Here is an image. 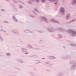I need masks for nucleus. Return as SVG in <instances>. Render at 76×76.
I'll return each mask as SVG.
<instances>
[{
  "mask_svg": "<svg viewBox=\"0 0 76 76\" xmlns=\"http://www.w3.org/2000/svg\"><path fill=\"white\" fill-rule=\"evenodd\" d=\"M14 33H15V34H18L19 33L18 32V31L17 30H14L13 31Z\"/></svg>",
  "mask_w": 76,
  "mask_h": 76,
  "instance_id": "16",
  "label": "nucleus"
},
{
  "mask_svg": "<svg viewBox=\"0 0 76 76\" xmlns=\"http://www.w3.org/2000/svg\"><path fill=\"white\" fill-rule=\"evenodd\" d=\"M33 70H36V69H35V68H34V69H33Z\"/></svg>",
  "mask_w": 76,
  "mask_h": 76,
  "instance_id": "51",
  "label": "nucleus"
},
{
  "mask_svg": "<svg viewBox=\"0 0 76 76\" xmlns=\"http://www.w3.org/2000/svg\"><path fill=\"white\" fill-rule=\"evenodd\" d=\"M36 2H37V3H39V1H40V0H35Z\"/></svg>",
  "mask_w": 76,
  "mask_h": 76,
  "instance_id": "37",
  "label": "nucleus"
},
{
  "mask_svg": "<svg viewBox=\"0 0 76 76\" xmlns=\"http://www.w3.org/2000/svg\"><path fill=\"white\" fill-rule=\"evenodd\" d=\"M1 10H2V11H3V12H6V11L4 10L3 9H1Z\"/></svg>",
  "mask_w": 76,
  "mask_h": 76,
  "instance_id": "45",
  "label": "nucleus"
},
{
  "mask_svg": "<svg viewBox=\"0 0 76 76\" xmlns=\"http://www.w3.org/2000/svg\"><path fill=\"white\" fill-rule=\"evenodd\" d=\"M34 0H29V1H28V2L29 4H32V3H31V2H34Z\"/></svg>",
  "mask_w": 76,
  "mask_h": 76,
  "instance_id": "18",
  "label": "nucleus"
},
{
  "mask_svg": "<svg viewBox=\"0 0 76 76\" xmlns=\"http://www.w3.org/2000/svg\"><path fill=\"white\" fill-rule=\"evenodd\" d=\"M17 61L18 63H23V61L21 60L18 59L17 60Z\"/></svg>",
  "mask_w": 76,
  "mask_h": 76,
  "instance_id": "13",
  "label": "nucleus"
},
{
  "mask_svg": "<svg viewBox=\"0 0 76 76\" xmlns=\"http://www.w3.org/2000/svg\"><path fill=\"white\" fill-rule=\"evenodd\" d=\"M40 20H41V22H42L43 20L45 21V22H46V23H48V21L47 20V18H45V17H40Z\"/></svg>",
  "mask_w": 76,
  "mask_h": 76,
  "instance_id": "1",
  "label": "nucleus"
},
{
  "mask_svg": "<svg viewBox=\"0 0 76 76\" xmlns=\"http://www.w3.org/2000/svg\"><path fill=\"white\" fill-rule=\"evenodd\" d=\"M70 19V15H69L68 14L66 16V19L67 20H69Z\"/></svg>",
  "mask_w": 76,
  "mask_h": 76,
  "instance_id": "15",
  "label": "nucleus"
},
{
  "mask_svg": "<svg viewBox=\"0 0 76 76\" xmlns=\"http://www.w3.org/2000/svg\"><path fill=\"white\" fill-rule=\"evenodd\" d=\"M76 68V64H74L72 65L71 67H70V69L71 70H74V69H75Z\"/></svg>",
  "mask_w": 76,
  "mask_h": 76,
  "instance_id": "8",
  "label": "nucleus"
},
{
  "mask_svg": "<svg viewBox=\"0 0 76 76\" xmlns=\"http://www.w3.org/2000/svg\"><path fill=\"white\" fill-rule=\"evenodd\" d=\"M60 12L61 14H62V15H64V8L61 7L60 9Z\"/></svg>",
  "mask_w": 76,
  "mask_h": 76,
  "instance_id": "4",
  "label": "nucleus"
},
{
  "mask_svg": "<svg viewBox=\"0 0 76 76\" xmlns=\"http://www.w3.org/2000/svg\"><path fill=\"white\" fill-rule=\"evenodd\" d=\"M30 57H34V55H31L29 56Z\"/></svg>",
  "mask_w": 76,
  "mask_h": 76,
  "instance_id": "41",
  "label": "nucleus"
},
{
  "mask_svg": "<svg viewBox=\"0 0 76 76\" xmlns=\"http://www.w3.org/2000/svg\"><path fill=\"white\" fill-rule=\"evenodd\" d=\"M45 63H46V64H49V62L48 61L46 62H45Z\"/></svg>",
  "mask_w": 76,
  "mask_h": 76,
  "instance_id": "44",
  "label": "nucleus"
},
{
  "mask_svg": "<svg viewBox=\"0 0 76 76\" xmlns=\"http://www.w3.org/2000/svg\"><path fill=\"white\" fill-rule=\"evenodd\" d=\"M70 45H71V46H72V47H75L76 46V44H72V43H70Z\"/></svg>",
  "mask_w": 76,
  "mask_h": 76,
  "instance_id": "21",
  "label": "nucleus"
},
{
  "mask_svg": "<svg viewBox=\"0 0 76 76\" xmlns=\"http://www.w3.org/2000/svg\"><path fill=\"white\" fill-rule=\"evenodd\" d=\"M59 73L61 76H63V72H59Z\"/></svg>",
  "mask_w": 76,
  "mask_h": 76,
  "instance_id": "30",
  "label": "nucleus"
},
{
  "mask_svg": "<svg viewBox=\"0 0 76 76\" xmlns=\"http://www.w3.org/2000/svg\"><path fill=\"white\" fill-rule=\"evenodd\" d=\"M6 0V1H9V0Z\"/></svg>",
  "mask_w": 76,
  "mask_h": 76,
  "instance_id": "53",
  "label": "nucleus"
},
{
  "mask_svg": "<svg viewBox=\"0 0 76 76\" xmlns=\"http://www.w3.org/2000/svg\"><path fill=\"white\" fill-rule=\"evenodd\" d=\"M49 65L50 66H53V64H49Z\"/></svg>",
  "mask_w": 76,
  "mask_h": 76,
  "instance_id": "48",
  "label": "nucleus"
},
{
  "mask_svg": "<svg viewBox=\"0 0 76 76\" xmlns=\"http://www.w3.org/2000/svg\"><path fill=\"white\" fill-rule=\"evenodd\" d=\"M42 2L43 3H45V1H46V0H41Z\"/></svg>",
  "mask_w": 76,
  "mask_h": 76,
  "instance_id": "24",
  "label": "nucleus"
},
{
  "mask_svg": "<svg viewBox=\"0 0 76 76\" xmlns=\"http://www.w3.org/2000/svg\"><path fill=\"white\" fill-rule=\"evenodd\" d=\"M19 7L20 8V9H22V7H23V6L22 5H19Z\"/></svg>",
  "mask_w": 76,
  "mask_h": 76,
  "instance_id": "26",
  "label": "nucleus"
},
{
  "mask_svg": "<svg viewBox=\"0 0 76 76\" xmlns=\"http://www.w3.org/2000/svg\"><path fill=\"white\" fill-rule=\"evenodd\" d=\"M13 3H16V4H18V2L15 0H13Z\"/></svg>",
  "mask_w": 76,
  "mask_h": 76,
  "instance_id": "35",
  "label": "nucleus"
},
{
  "mask_svg": "<svg viewBox=\"0 0 76 76\" xmlns=\"http://www.w3.org/2000/svg\"><path fill=\"white\" fill-rule=\"evenodd\" d=\"M52 58H53V57Z\"/></svg>",
  "mask_w": 76,
  "mask_h": 76,
  "instance_id": "58",
  "label": "nucleus"
},
{
  "mask_svg": "<svg viewBox=\"0 0 76 76\" xmlns=\"http://www.w3.org/2000/svg\"><path fill=\"white\" fill-rule=\"evenodd\" d=\"M71 4L74 6H76V0H72L71 1Z\"/></svg>",
  "mask_w": 76,
  "mask_h": 76,
  "instance_id": "9",
  "label": "nucleus"
},
{
  "mask_svg": "<svg viewBox=\"0 0 76 76\" xmlns=\"http://www.w3.org/2000/svg\"><path fill=\"white\" fill-rule=\"evenodd\" d=\"M38 32H40V33H42V31H38Z\"/></svg>",
  "mask_w": 76,
  "mask_h": 76,
  "instance_id": "49",
  "label": "nucleus"
},
{
  "mask_svg": "<svg viewBox=\"0 0 76 76\" xmlns=\"http://www.w3.org/2000/svg\"><path fill=\"white\" fill-rule=\"evenodd\" d=\"M12 18L13 19H16V17H15V15H13L12 16Z\"/></svg>",
  "mask_w": 76,
  "mask_h": 76,
  "instance_id": "40",
  "label": "nucleus"
},
{
  "mask_svg": "<svg viewBox=\"0 0 76 76\" xmlns=\"http://www.w3.org/2000/svg\"><path fill=\"white\" fill-rule=\"evenodd\" d=\"M29 74L30 75H31V76H36V75L35 74H34V72H29Z\"/></svg>",
  "mask_w": 76,
  "mask_h": 76,
  "instance_id": "14",
  "label": "nucleus"
},
{
  "mask_svg": "<svg viewBox=\"0 0 76 76\" xmlns=\"http://www.w3.org/2000/svg\"><path fill=\"white\" fill-rule=\"evenodd\" d=\"M34 11H35V12H37L38 11V10L35 8L34 9Z\"/></svg>",
  "mask_w": 76,
  "mask_h": 76,
  "instance_id": "36",
  "label": "nucleus"
},
{
  "mask_svg": "<svg viewBox=\"0 0 76 76\" xmlns=\"http://www.w3.org/2000/svg\"><path fill=\"white\" fill-rule=\"evenodd\" d=\"M63 47H64V48H65V46H63Z\"/></svg>",
  "mask_w": 76,
  "mask_h": 76,
  "instance_id": "52",
  "label": "nucleus"
},
{
  "mask_svg": "<svg viewBox=\"0 0 76 76\" xmlns=\"http://www.w3.org/2000/svg\"><path fill=\"white\" fill-rule=\"evenodd\" d=\"M29 54V53L28 52H26V53H25V54Z\"/></svg>",
  "mask_w": 76,
  "mask_h": 76,
  "instance_id": "47",
  "label": "nucleus"
},
{
  "mask_svg": "<svg viewBox=\"0 0 76 76\" xmlns=\"http://www.w3.org/2000/svg\"><path fill=\"white\" fill-rule=\"evenodd\" d=\"M68 32H69L70 33H71V34H72V37H74V36H75V34L76 33V31H74L72 30L69 29V30H68Z\"/></svg>",
  "mask_w": 76,
  "mask_h": 76,
  "instance_id": "3",
  "label": "nucleus"
},
{
  "mask_svg": "<svg viewBox=\"0 0 76 76\" xmlns=\"http://www.w3.org/2000/svg\"><path fill=\"white\" fill-rule=\"evenodd\" d=\"M47 30L50 32H54V31H56V29L53 28H48Z\"/></svg>",
  "mask_w": 76,
  "mask_h": 76,
  "instance_id": "2",
  "label": "nucleus"
},
{
  "mask_svg": "<svg viewBox=\"0 0 76 76\" xmlns=\"http://www.w3.org/2000/svg\"><path fill=\"white\" fill-rule=\"evenodd\" d=\"M29 16L31 18H35V17L33 15H30Z\"/></svg>",
  "mask_w": 76,
  "mask_h": 76,
  "instance_id": "31",
  "label": "nucleus"
},
{
  "mask_svg": "<svg viewBox=\"0 0 76 76\" xmlns=\"http://www.w3.org/2000/svg\"><path fill=\"white\" fill-rule=\"evenodd\" d=\"M13 20H14V21H15V22H18V20H17V19H16V18L14 19Z\"/></svg>",
  "mask_w": 76,
  "mask_h": 76,
  "instance_id": "33",
  "label": "nucleus"
},
{
  "mask_svg": "<svg viewBox=\"0 0 76 76\" xmlns=\"http://www.w3.org/2000/svg\"><path fill=\"white\" fill-rule=\"evenodd\" d=\"M58 36L59 38H61L62 37V35L60 34H59L58 35Z\"/></svg>",
  "mask_w": 76,
  "mask_h": 76,
  "instance_id": "25",
  "label": "nucleus"
},
{
  "mask_svg": "<svg viewBox=\"0 0 76 76\" xmlns=\"http://www.w3.org/2000/svg\"><path fill=\"white\" fill-rule=\"evenodd\" d=\"M42 59H44V58H42Z\"/></svg>",
  "mask_w": 76,
  "mask_h": 76,
  "instance_id": "55",
  "label": "nucleus"
},
{
  "mask_svg": "<svg viewBox=\"0 0 76 76\" xmlns=\"http://www.w3.org/2000/svg\"><path fill=\"white\" fill-rule=\"evenodd\" d=\"M49 8H50V7L49 6L47 7H46V9L48 10V9H49Z\"/></svg>",
  "mask_w": 76,
  "mask_h": 76,
  "instance_id": "38",
  "label": "nucleus"
},
{
  "mask_svg": "<svg viewBox=\"0 0 76 76\" xmlns=\"http://www.w3.org/2000/svg\"><path fill=\"white\" fill-rule=\"evenodd\" d=\"M56 76H61V75H60V74L59 72L57 73V74L56 75Z\"/></svg>",
  "mask_w": 76,
  "mask_h": 76,
  "instance_id": "28",
  "label": "nucleus"
},
{
  "mask_svg": "<svg viewBox=\"0 0 76 76\" xmlns=\"http://www.w3.org/2000/svg\"><path fill=\"white\" fill-rule=\"evenodd\" d=\"M33 13H34V14H35V15H36V16H38V15L37 14V13H36L35 12H34V11L32 10Z\"/></svg>",
  "mask_w": 76,
  "mask_h": 76,
  "instance_id": "29",
  "label": "nucleus"
},
{
  "mask_svg": "<svg viewBox=\"0 0 76 76\" xmlns=\"http://www.w3.org/2000/svg\"><path fill=\"white\" fill-rule=\"evenodd\" d=\"M14 11H15V12H17L18 11V10H17V9H16V8H14Z\"/></svg>",
  "mask_w": 76,
  "mask_h": 76,
  "instance_id": "39",
  "label": "nucleus"
},
{
  "mask_svg": "<svg viewBox=\"0 0 76 76\" xmlns=\"http://www.w3.org/2000/svg\"><path fill=\"white\" fill-rule=\"evenodd\" d=\"M63 1H64V0H63Z\"/></svg>",
  "mask_w": 76,
  "mask_h": 76,
  "instance_id": "57",
  "label": "nucleus"
},
{
  "mask_svg": "<svg viewBox=\"0 0 76 76\" xmlns=\"http://www.w3.org/2000/svg\"><path fill=\"white\" fill-rule=\"evenodd\" d=\"M3 56V53H0V56Z\"/></svg>",
  "mask_w": 76,
  "mask_h": 76,
  "instance_id": "42",
  "label": "nucleus"
},
{
  "mask_svg": "<svg viewBox=\"0 0 76 76\" xmlns=\"http://www.w3.org/2000/svg\"><path fill=\"white\" fill-rule=\"evenodd\" d=\"M75 19H74L71 20V21H72V22H73V21H75Z\"/></svg>",
  "mask_w": 76,
  "mask_h": 76,
  "instance_id": "46",
  "label": "nucleus"
},
{
  "mask_svg": "<svg viewBox=\"0 0 76 76\" xmlns=\"http://www.w3.org/2000/svg\"><path fill=\"white\" fill-rule=\"evenodd\" d=\"M49 57H50V58L53 57V58H51V59H54L55 58H56V57L55 56H49Z\"/></svg>",
  "mask_w": 76,
  "mask_h": 76,
  "instance_id": "22",
  "label": "nucleus"
},
{
  "mask_svg": "<svg viewBox=\"0 0 76 76\" xmlns=\"http://www.w3.org/2000/svg\"><path fill=\"white\" fill-rule=\"evenodd\" d=\"M1 31H4L3 32L4 33V32H6V31H5L4 30H3L2 29H1Z\"/></svg>",
  "mask_w": 76,
  "mask_h": 76,
  "instance_id": "43",
  "label": "nucleus"
},
{
  "mask_svg": "<svg viewBox=\"0 0 76 76\" xmlns=\"http://www.w3.org/2000/svg\"><path fill=\"white\" fill-rule=\"evenodd\" d=\"M20 3H22V2H21V1H20Z\"/></svg>",
  "mask_w": 76,
  "mask_h": 76,
  "instance_id": "56",
  "label": "nucleus"
},
{
  "mask_svg": "<svg viewBox=\"0 0 76 76\" xmlns=\"http://www.w3.org/2000/svg\"><path fill=\"white\" fill-rule=\"evenodd\" d=\"M21 50L22 51H23V52H24L25 53H26L27 51L24 48H21Z\"/></svg>",
  "mask_w": 76,
  "mask_h": 76,
  "instance_id": "17",
  "label": "nucleus"
},
{
  "mask_svg": "<svg viewBox=\"0 0 76 76\" xmlns=\"http://www.w3.org/2000/svg\"><path fill=\"white\" fill-rule=\"evenodd\" d=\"M72 20H71L69 21V23H72Z\"/></svg>",
  "mask_w": 76,
  "mask_h": 76,
  "instance_id": "50",
  "label": "nucleus"
},
{
  "mask_svg": "<svg viewBox=\"0 0 76 76\" xmlns=\"http://www.w3.org/2000/svg\"><path fill=\"white\" fill-rule=\"evenodd\" d=\"M4 22L6 23H9V22H7V21L4 20Z\"/></svg>",
  "mask_w": 76,
  "mask_h": 76,
  "instance_id": "32",
  "label": "nucleus"
},
{
  "mask_svg": "<svg viewBox=\"0 0 76 76\" xmlns=\"http://www.w3.org/2000/svg\"><path fill=\"white\" fill-rule=\"evenodd\" d=\"M56 29L57 30V31H59L60 32H61L62 31V32H64V31H66V30L64 29L61 28H58Z\"/></svg>",
  "mask_w": 76,
  "mask_h": 76,
  "instance_id": "5",
  "label": "nucleus"
},
{
  "mask_svg": "<svg viewBox=\"0 0 76 76\" xmlns=\"http://www.w3.org/2000/svg\"><path fill=\"white\" fill-rule=\"evenodd\" d=\"M24 32L25 33H32V31L28 30H26L24 31Z\"/></svg>",
  "mask_w": 76,
  "mask_h": 76,
  "instance_id": "12",
  "label": "nucleus"
},
{
  "mask_svg": "<svg viewBox=\"0 0 76 76\" xmlns=\"http://www.w3.org/2000/svg\"><path fill=\"white\" fill-rule=\"evenodd\" d=\"M6 55L7 56H8V57H10V53L9 52H8L6 53Z\"/></svg>",
  "mask_w": 76,
  "mask_h": 76,
  "instance_id": "19",
  "label": "nucleus"
},
{
  "mask_svg": "<svg viewBox=\"0 0 76 76\" xmlns=\"http://www.w3.org/2000/svg\"><path fill=\"white\" fill-rule=\"evenodd\" d=\"M0 40L1 42H3L4 41V39L2 37H1V36H0Z\"/></svg>",
  "mask_w": 76,
  "mask_h": 76,
  "instance_id": "20",
  "label": "nucleus"
},
{
  "mask_svg": "<svg viewBox=\"0 0 76 76\" xmlns=\"http://www.w3.org/2000/svg\"><path fill=\"white\" fill-rule=\"evenodd\" d=\"M69 63L70 64H71V65H73L74 64H76V61H70L69 62Z\"/></svg>",
  "mask_w": 76,
  "mask_h": 76,
  "instance_id": "6",
  "label": "nucleus"
},
{
  "mask_svg": "<svg viewBox=\"0 0 76 76\" xmlns=\"http://www.w3.org/2000/svg\"><path fill=\"white\" fill-rule=\"evenodd\" d=\"M50 22H55V23H59V22H58V21L54 19H52L51 20H50Z\"/></svg>",
  "mask_w": 76,
  "mask_h": 76,
  "instance_id": "11",
  "label": "nucleus"
},
{
  "mask_svg": "<svg viewBox=\"0 0 76 76\" xmlns=\"http://www.w3.org/2000/svg\"><path fill=\"white\" fill-rule=\"evenodd\" d=\"M1 28H2L3 27H2V26H1Z\"/></svg>",
  "mask_w": 76,
  "mask_h": 76,
  "instance_id": "54",
  "label": "nucleus"
},
{
  "mask_svg": "<svg viewBox=\"0 0 76 76\" xmlns=\"http://www.w3.org/2000/svg\"><path fill=\"white\" fill-rule=\"evenodd\" d=\"M71 57L69 56H65L63 57V59L64 60H67L68 59H70Z\"/></svg>",
  "mask_w": 76,
  "mask_h": 76,
  "instance_id": "7",
  "label": "nucleus"
},
{
  "mask_svg": "<svg viewBox=\"0 0 76 76\" xmlns=\"http://www.w3.org/2000/svg\"><path fill=\"white\" fill-rule=\"evenodd\" d=\"M33 57H34V58H37L38 56L37 55H34Z\"/></svg>",
  "mask_w": 76,
  "mask_h": 76,
  "instance_id": "34",
  "label": "nucleus"
},
{
  "mask_svg": "<svg viewBox=\"0 0 76 76\" xmlns=\"http://www.w3.org/2000/svg\"><path fill=\"white\" fill-rule=\"evenodd\" d=\"M28 47L29 48H32V47L30 45H28Z\"/></svg>",
  "mask_w": 76,
  "mask_h": 76,
  "instance_id": "27",
  "label": "nucleus"
},
{
  "mask_svg": "<svg viewBox=\"0 0 76 76\" xmlns=\"http://www.w3.org/2000/svg\"><path fill=\"white\" fill-rule=\"evenodd\" d=\"M49 1H51V2H54V4H57L58 2V0H49Z\"/></svg>",
  "mask_w": 76,
  "mask_h": 76,
  "instance_id": "10",
  "label": "nucleus"
},
{
  "mask_svg": "<svg viewBox=\"0 0 76 76\" xmlns=\"http://www.w3.org/2000/svg\"><path fill=\"white\" fill-rule=\"evenodd\" d=\"M35 61H36V64H39V63H40V61H39L35 60Z\"/></svg>",
  "mask_w": 76,
  "mask_h": 76,
  "instance_id": "23",
  "label": "nucleus"
}]
</instances>
